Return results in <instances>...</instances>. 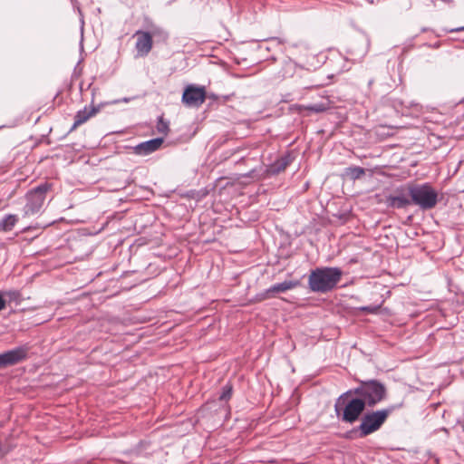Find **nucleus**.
<instances>
[{
  "instance_id": "f257e3e1",
  "label": "nucleus",
  "mask_w": 464,
  "mask_h": 464,
  "mask_svg": "<svg viewBox=\"0 0 464 464\" xmlns=\"http://www.w3.org/2000/svg\"><path fill=\"white\" fill-rule=\"evenodd\" d=\"M357 387L341 394L335 401L334 411L339 414L343 401L351 396H358L368 407H374L387 398L386 386L378 380L359 381Z\"/></svg>"
},
{
  "instance_id": "f03ea898",
  "label": "nucleus",
  "mask_w": 464,
  "mask_h": 464,
  "mask_svg": "<svg viewBox=\"0 0 464 464\" xmlns=\"http://www.w3.org/2000/svg\"><path fill=\"white\" fill-rule=\"evenodd\" d=\"M342 276L339 267H317L308 276L309 289L314 293H328L336 287Z\"/></svg>"
},
{
  "instance_id": "7ed1b4c3",
  "label": "nucleus",
  "mask_w": 464,
  "mask_h": 464,
  "mask_svg": "<svg viewBox=\"0 0 464 464\" xmlns=\"http://www.w3.org/2000/svg\"><path fill=\"white\" fill-rule=\"evenodd\" d=\"M402 407L403 401H401L381 410L368 411L362 415L360 425L353 431L358 432L360 438L372 434L382 428L392 413Z\"/></svg>"
},
{
  "instance_id": "20e7f679",
  "label": "nucleus",
  "mask_w": 464,
  "mask_h": 464,
  "mask_svg": "<svg viewBox=\"0 0 464 464\" xmlns=\"http://www.w3.org/2000/svg\"><path fill=\"white\" fill-rule=\"evenodd\" d=\"M409 193L412 204L423 210L433 208L438 203V193L429 184H409Z\"/></svg>"
},
{
  "instance_id": "39448f33",
  "label": "nucleus",
  "mask_w": 464,
  "mask_h": 464,
  "mask_svg": "<svg viewBox=\"0 0 464 464\" xmlns=\"http://www.w3.org/2000/svg\"><path fill=\"white\" fill-rule=\"evenodd\" d=\"M366 408L365 403L358 396H351L343 401L339 409V416L343 422L354 423L363 413Z\"/></svg>"
},
{
  "instance_id": "423d86ee",
  "label": "nucleus",
  "mask_w": 464,
  "mask_h": 464,
  "mask_svg": "<svg viewBox=\"0 0 464 464\" xmlns=\"http://www.w3.org/2000/svg\"><path fill=\"white\" fill-rule=\"evenodd\" d=\"M50 188L51 185L44 182L27 192V203L24 207V212L26 216L34 215L40 211L45 200V194Z\"/></svg>"
},
{
  "instance_id": "0eeeda50",
  "label": "nucleus",
  "mask_w": 464,
  "mask_h": 464,
  "mask_svg": "<svg viewBox=\"0 0 464 464\" xmlns=\"http://www.w3.org/2000/svg\"><path fill=\"white\" fill-rule=\"evenodd\" d=\"M206 100V89L204 86L188 85L182 95V102L187 107L198 108Z\"/></svg>"
},
{
  "instance_id": "6e6552de",
  "label": "nucleus",
  "mask_w": 464,
  "mask_h": 464,
  "mask_svg": "<svg viewBox=\"0 0 464 464\" xmlns=\"http://www.w3.org/2000/svg\"><path fill=\"white\" fill-rule=\"evenodd\" d=\"M28 349L24 346H19L0 353V368H5L14 365L24 361L27 356Z\"/></svg>"
},
{
  "instance_id": "1a4fd4ad",
  "label": "nucleus",
  "mask_w": 464,
  "mask_h": 464,
  "mask_svg": "<svg viewBox=\"0 0 464 464\" xmlns=\"http://www.w3.org/2000/svg\"><path fill=\"white\" fill-rule=\"evenodd\" d=\"M388 205L394 208H404L412 204L409 193V184L406 187L397 188L395 194L388 198Z\"/></svg>"
},
{
  "instance_id": "9d476101",
  "label": "nucleus",
  "mask_w": 464,
  "mask_h": 464,
  "mask_svg": "<svg viewBox=\"0 0 464 464\" xmlns=\"http://www.w3.org/2000/svg\"><path fill=\"white\" fill-rule=\"evenodd\" d=\"M134 37H136L135 48L137 55L141 57L147 56L153 45L151 35L145 31L139 30L135 33Z\"/></svg>"
},
{
  "instance_id": "9b49d317",
  "label": "nucleus",
  "mask_w": 464,
  "mask_h": 464,
  "mask_svg": "<svg viewBox=\"0 0 464 464\" xmlns=\"http://www.w3.org/2000/svg\"><path fill=\"white\" fill-rule=\"evenodd\" d=\"M369 49V42L366 39H362L361 42L354 43L347 51V59L353 62H359L364 58Z\"/></svg>"
},
{
  "instance_id": "f8f14e48",
  "label": "nucleus",
  "mask_w": 464,
  "mask_h": 464,
  "mask_svg": "<svg viewBox=\"0 0 464 464\" xmlns=\"http://www.w3.org/2000/svg\"><path fill=\"white\" fill-rule=\"evenodd\" d=\"M163 143V138H155L141 142L134 147V152L137 155L146 156L158 150Z\"/></svg>"
},
{
  "instance_id": "ddd939ff",
  "label": "nucleus",
  "mask_w": 464,
  "mask_h": 464,
  "mask_svg": "<svg viewBox=\"0 0 464 464\" xmlns=\"http://www.w3.org/2000/svg\"><path fill=\"white\" fill-rule=\"evenodd\" d=\"M99 107H84L83 110L79 111L74 116V122L70 129V131L74 130L77 127L86 122L90 118L94 116L99 111Z\"/></svg>"
},
{
  "instance_id": "4468645a",
  "label": "nucleus",
  "mask_w": 464,
  "mask_h": 464,
  "mask_svg": "<svg viewBox=\"0 0 464 464\" xmlns=\"http://www.w3.org/2000/svg\"><path fill=\"white\" fill-rule=\"evenodd\" d=\"M292 160L293 159L290 154L284 155L270 164L266 169V172L269 175H277L283 172L287 168V166L290 165Z\"/></svg>"
},
{
  "instance_id": "2eb2a0df",
  "label": "nucleus",
  "mask_w": 464,
  "mask_h": 464,
  "mask_svg": "<svg viewBox=\"0 0 464 464\" xmlns=\"http://www.w3.org/2000/svg\"><path fill=\"white\" fill-rule=\"evenodd\" d=\"M299 285L298 281H284L276 285H273L266 290V294L269 296H274L275 294L284 293L288 290L294 289Z\"/></svg>"
},
{
  "instance_id": "dca6fc26",
  "label": "nucleus",
  "mask_w": 464,
  "mask_h": 464,
  "mask_svg": "<svg viewBox=\"0 0 464 464\" xmlns=\"http://www.w3.org/2000/svg\"><path fill=\"white\" fill-rule=\"evenodd\" d=\"M147 33L151 35L152 40L154 38L157 42L165 43L169 38V34L158 25H151Z\"/></svg>"
},
{
  "instance_id": "f3484780",
  "label": "nucleus",
  "mask_w": 464,
  "mask_h": 464,
  "mask_svg": "<svg viewBox=\"0 0 464 464\" xmlns=\"http://www.w3.org/2000/svg\"><path fill=\"white\" fill-rule=\"evenodd\" d=\"M17 222V218L15 215H6L0 221V230L3 231H11Z\"/></svg>"
},
{
  "instance_id": "a211bd4d",
  "label": "nucleus",
  "mask_w": 464,
  "mask_h": 464,
  "mask_svg": "<svg viewBox=\"0 0 464 464\" xmlns=\"http://www.w3.org/2000/svg\"><path fill=\"white\" fill-rule=\"evenodd\" d=\"M345 174L351 179L355 180L359 179L365 174V169L358 166L350 167L345 169Z\"/></svg>"
},
{
  "instance_id": "6ab92c4d",
  "label": "nucleus",
  "mask_w": 464,
  "mask_h": 464,
  "mask_svg": "<svg viewBox=\"0 0 464 464\" xmlns=\"http://www.w3.org/2000/svg\"><path fill=\"white\" fill-rule=\"evenodd\" d=\"M329 108H330V102L329 101H324V102H317V103H313V104L307 105L305 107V109L307 111H313V112H316V113L325 111Z\"/></svg>"
},
{
  "instance_id": "aec40b11",
  "label": "nucleus",
  "mask_w": 464,
  "mask_h": 464,
  "mask_svg": "<svg viewBox=\"0 0 464 464\" xmlns=\"http://www.w3.org/2000/svg\"><path fill=\"white\" fill-rule=\"evenodd\" d=\"M231 395H232V386L229 385V384H227L225 385L223 388H222V392L221 394L219 395V398L218 400L223 402V401H227L230 398H231Z\"/></svg>"
},
{
  "instance_id": "412c9836",
  "label": "nucleus",
  "mask_w": 464,
  "mask_h": 464,
  "mask_svg": "<svg viewBox=\"0 0 464 464\" xmlns=\"http://www.w3.org/2000/svg\"><path fill=\"white\" fill-rule=\"evenodd\" d=\"M157 129H158L159 132L166 134L169 130V124L167 121H163V119L160 117L159 119V121L157 124Z\"/></svg>"
},
{
  "instance_id": "4be33fe9",
  "label": "nucleus",
  "mask_w": 464,
  "mask_h": 464,
  "mask_svg": "<svg viewBox=\"0 0 464 464\" xmlns=\"http://www.w3.org/2000/svg\"><path fill=\"white\" fill-rule=\"evenodd\" d=\"M380 309L379 305H368L360 307L361 311L369 313V314H376Z\"/></svg>"
},
{
  "instance_id": "5701e85b",
  "label": "nucleus",
  "mask_w": 464,
  "mask_h": 464,
  "mask_svg": "<svg viewBox=\"0 0 464 464\" xmlns=\"http://www.w3.org/2000/svg\"><path fill=\"white\" fill-rule=\"evenodd\" d=\"M6 306V301L5 300L3 296V293L0 292V311L5 309Z\"/></svg>"
},
{
  "instance_id": "b1692460",
  "label": "nucleus",
  "mask_w": 464,
  "mask_h": 464,
  "mask_svg": "<svg viewBox=\"0 0 464 464\" xmlns=\"http://www.w3.org/2000/svg\"><path fill=\"white\" fill-rule=\"evenodd\" d=\"M7 454V450H5L0 447V457L3 458Z\"/></svg>"
},
{
  "instance_id": "393cba45",
  "label": "nucleus",
  "mask_w": 464,
  "mask_h": 464,
  "mask_svg": "<svg viewBox=\"0 0 464 464\" xmlns=\"http://www.w3.org/2000/svg\"><path fill=\"white\" fill-rule=\"evenodd\" d=\"M459 31H464V26L459 27V28H456V29H451L450 32H459Z\"/></svg>"
},
{
  "instance_id": "a878e982",
  "label": "nucleus",
  "mask_w": 464,
  "mask_h": 464,
  "mask_svg": "<svg viewBox=\"0 0 464 464\" xmlns=\"http://www.w3.org/2000/svg\"><path fill=\"white\" fill-rule=\"evenodd\" d=\"M129 100H130V99H128V98H124V99H123V101H124L125 102H129Z\"/></svg>"
}]
</instances>
